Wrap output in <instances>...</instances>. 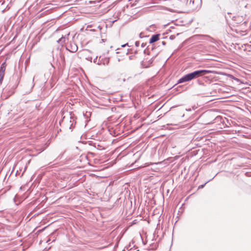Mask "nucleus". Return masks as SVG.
Returning a JSON list of instances; mask_svg holds the SVG:
<instances>
[{"mask_svg":"<svg viewBox=\"0 0 251 251\" xmlns=\"http://www.w3.org/2000/svg\"><path fill=\"white\" fill-rule=\"evenodd\" d=\"M211 71L206 70H197L192 73L186 74L180 78L177 81V83H181L189 81L193 79L203 76L210 73Z\"/></svg>","mask_w":251,"mask_h":251,"instance_id":"1","label":"nucleus"},{"mask_svg":"<svg viewBox=\"0 0 251 251\" xmlns=\"http://www.w3.org/2000/svg\"><path fill=\"white\" fill-rule=\"evenodd\" d=\"M66 49L72 52H75L77 50L78 48L77 45L74 42H70V44L68 45Z\"/></svg>","mask_w":251,"mask_h":251,"instance_id":"2","label":"nucleus"},{"mask_svg":"<svg viewBox=\"0 0 251 251\" xmlns=\"http://www.w3.org/2000/svg\"><path fill=\"white\" fill-rule=\"evenodd\" d=\"M6 63L5 62L3 63L0 67V83L1 84L3 79V77L5 74V71L6 69Z\"/></svg>","mask_w":251,"mask_h":251,"instance_id":"3","label":"nucleus"},{"mask_svg":"<svg viewBox=\"0 0 251 251\" xmlns=\"http://www.w3.org/2000/svg\"><path fill=\"white\" fill-rule=\"evenodd\" d=\"M159 36H160L159 34L153 35L150 38L149 43L150 44H152V43L157 41L159 39Z\"/></svg>","mask_w":251,"mask_h":251,"instance_id":"4","label":"nucleus"},{"mask_svg":"<svg viewBox=\"0 0 251 251\" xmlns=\"http://www.w3.org/2000/svg\"><path fill=\"white\" fill-rule=\"evenodd\" d=\"M69 35V33L64 36H62V37L57 41V42L60 44L64 43L65 42L66 39H68V37Z\"/></svg>","mask_w":251,"mask_h":251,"instance_id":"5","label":"nucleus"},{"mask_svg":"<svg viewBox=\"0 0 251 251\" xmlns=\"http://www.w3.org/2000/svg\"><path fill=\"white\" fill-rule=\"evenodd\" d=\"M232 19L235 21L237 24L240 23L242 22L241 18L239 16H234L233 17Z\"/></svg>","mask_w":251,"mask_h":251,"instance_id":"6","label":"nucleus"},{"mask_svg":"<svg viewBox=\"0 0 251 251\" xmlns=\"http://www.w3.org/2000/svg\"><path fill=\"white\" fill-rule=\"evenodd\" d=\"M108 63H109L108 59H107V58L104 59V61L103 62V64L104 65H105V64L107 65L108 64Z\"/></svg>","mask_w":251,"mask_h":251,"instance_id":"7","label":"nucleus"},{"mask_svg":"<svg viewBox=\"0 0 251 251\" xmlns=\"http://www.w3.org/2000/svg\"><path fill=\"white\" fill-rule=\"evenodd\" d=\"M208 181L206 182V183H205L204 184H202V185H200L199 186V189H201V188H202L204 185L208 182Z\"/></svg>","mask_w":251,"mask_h":251,"instance_id":"8","label":"nucleus"},{"mask_svg":"<svg viewBox=\"0 0 251 251\" xmlns=\"http://www.w3.org/2000/svg\"><path fill=\"white\" fill-rule=\"evenodd\" d=\"M139 44H140V42L139 41H136L135 42V45L136 47H139Z\"/></svg>","mask_w":251,"mask_h":251,"instance_id":"9","label":"nucleus"},{"mask_svg":"<svg viewBox=\"0 0 251 251\" xmlns=\"http://www.w3.org/2000/svg\"><path fill=\"white\" fill-rule=\"evenodd\" d=\"M146 46V43H142V45H141V47L142 48L145 47Z\"/></svg>","mask_w":251,"mask_h":251,"instance_id":"10","label":"nucleus"},{"mask_svg":"<svg viewBox=\"0 0 251 251\" xmlns=\"http://www.w3.org/2000/svg\"><path fill=\"white\" fill-rule=\"evenodd\" d=\"M143 37H144V36H143V35H142V32H141V33H140L139 34V37H140V38H142Z\"/></svg>","mask_w":251,"mask_h":251,"instance_id":"11","label":"nucleus"},{"mask_svg":"<svg viewBox=\"0 0 251 251\" xmlns=\"http://www.w3.org/2000/svg\"><path fill=\"white\" fill-rule=\"evenodd\" d=\"M126 46H128V44H127V43H126V44H124V45H122V47H126Z\"/></svg>","mask_w":251,"mask_h":251,"instance_id":"12","label":"nucleus"},{"mask_svg":"<svg viewBox=\"0 0 251 251\" xmlns=\"http://www.w3.org/2000/svg\"><path fill=\"white\" fill-rule=\"evenodd\" d=\"M162 44L163 45H166V42H165V41H162Z\"/></svg>","mask_w":251,"mask_h":251,"instance_id":"13","label":"nucleus"},{"mask_svg":"<svg viewBox=\"0 0 251 251\" xmlns=\"http://www.w3.org/2000/svg\"><path fill=\"white\" fill-rule=\"evenodd\" d=\"M186 110L188 111H191V108L186 109Z\"/></svg>","mask_w":251,"mask_h":251,"instance_id":"14","label":"nucleus"},{"mask_svg":"<svg viewBox=\"0 0 251 251\" xmlns=\"http://www.w3.org/2000/svg\"><path fill=\"white\" fill-rule=\"evenodd\" d=\"M102 63V62L101 61L100 62H99L98 64H101Z\"/></svg>","mask_w":251,"mask_h":251,"instance_id":"15","label":"nucleus"},{"mask_svg":"<svg viewBox=\"0 0 251 251\" xmlns=\"http://www.w3.org/2000/svg\"><path fill=\"white\" fill-rule=\"evenodd\" d=\"M118 61L119 62H120V58H118Z\"/></svg>","mask_w":251,"mask_h":251,"instance_id":"16","label":"nucleus"},{"mask_svg":"<svg viewBox=\"0 0 251 251\" xmlns=\"http://www.w3.org/2000/svg\"><path fill=\"white\" fill-rule=\"evenodd\" d=\"M34 80V78H33V79H32V81L33 82Z\"/></svg>","mask_w":251,"mask_h":251,"instance_id":"17","label":"nucleus"}]
</instances>
